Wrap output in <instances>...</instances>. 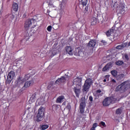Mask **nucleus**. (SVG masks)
Masks as SVG:
<instances>
[{"label":"nucleus","mask_w":130,"mask_h":130,"mask_svg":"<svg viewBox=\"0 0 130 130\" xmlns=\"http://www.w3.org/2000/svg\"><path fill=\"white\" fill-rule=\"evenodd\" d=\"M52 29V26L51 25H49L47 28V30L48 32H51V29Z\"/></svg>","instance_id":"obj_31"},{"label":"nucleus","mask_w":130,"mask_h":130,"mask_svg":"<svg viewBox=\"0 0 130 130\" xmlns=\"http://www.w3.org/2000/svg\"><path fill=\"white\" fill-rule=\"evenodd\" d=\"M111 82H112V83H116V81L114 79H111Z\"/></svg>","instance_id":"obj_37"},{"label":"nucleus","mask_w":130,"mask_h":130,"mask_svg":"<svg viewBox=\"0 0 130 130\" xmlns=\"http://www.w3.org/2000/svg\"><path fill=\"white\" fill-rule=\"evenodd\" d=\"M125 46H126V44L123 43L121 45H119L117 46L116 47V49H119V50L122 49V48H124V47H125Z\"/></svg>","instance_id":"obj_18"},{"label":"nucleus","mask_w":130,"mask_h":130,"mask_svg":"<svg viewBox=\"0 0 130 130\" xmlns=\"http://www.w3.org/2000/svg\"><path fill=\"white\" fill-rule=\"evenodd\" d=\"M64 100H66V98H64V96L60 95L57 98L56 102V103H61L63 102Z\"/></svg>","instance_id":"obj_12"},{"label":"nucleus","mask_w":130,"mask_h":130,"mask_svg":"<svg viewBox=\"0 0 130 130\" xmlns=\"http://www.w3.org/2000/svg\"><path fill=\"white\" fill-rule=\"evenodd\" d=\"M48 125H42V130H45L47 129V128H48Z\"/></svg>","instance_id":"obj_30"},{"label":"nucleus","mask_w":130,"mask_h":130,"mask_svg":"<svg viewBox=\"0 0 130 130\" xmlns=\"http://www.w3.org/2000/svg\"><path fill=\"white\" fill-rule=\"evenodd\" d=\"M12 9L14 12H18V9H19L18 4L14 3L12 5Z\"/></svg>","instance_id":"obj_16"},{"label":"nucleus","mask_w":130,"mask_h":130,"mask_svg":"<svg viewBox=\"0 0 130 130\" xmlns=\"http://www.w3.org/2000/svg\"><path fill=\"white\" fill-rule=\"evenodd\" d=\"M89 101H90V102L92 103V102H93V96H89Z\"/></svg>","instance_id":"obj_35"},{"label":"nucleus","mask_w":130,"mask_h":130,"mask_svg":"<svg viewBox=\"0 0 130 130\" xmlns=\"http://www.w3.org/2000/svg\"><path fill=\"white\" fill-rule=\"evenodd\" d=\"M91 84H92L91 82V79H87V80L85 81L83 86V92H88V91H89Z\"/></svg>","instance_id":"obj_6"},{"label":"nucleus","mask_w":130,"mask_h":130,"mask_svg":"<svg viewBox=\"0 0 130 130\" xmlns=\"http://www.w3.org/2000/svg\"><path fill=\"white\" fill-rule=\"evenodd\" d=\"M85 16H87L89 14V5H87V6H85L84 10L83 11Z\"/></svg>","instance_id":"obj_19"},{"label":"nucleus","mask_w":130,"mask_h":130,"mask_svg":"<svg viewBox=\"0 0 130 130\" xmlns=\"http://www.w3.org/2000/svg\"><path fill=\"white\" fill-rule=\"evenodd\" d=\"M97 24V18L95 17H92L91 19V25H96Z\"/></svg>","instance_id":"obj_20"},{"label":"nucleus","mask_w":130,"mask_h":130,"mask_svg":"<svg viewBox=\"0 0 130 130\" xmlns=\"http://www.w3.org/2000/svg\"><path fill=\"white\" fill-rule=\"evenodd\" d=\"M114 30L111 29L108 30L106 32V35L108 37H109V36H113L114 34Z\"/></svg>","instance_id":"obj_15"},{"label":"nucleus","mask_w":130,"mask_h":130,"mask_svg":"<svg viewBox=\"0 0 130 130\" xmlns=\"http://www.w3.org/2000/svg\"><path fill=\"white\" fill-rule=\"evenodd\" d=\"M96 44H97L96 40H90L87 44V46L88 47H90L91 48H94V47L96 46Z\"/></svg>","instance_id":"obj_8"},{"label":"nucleus","mask_w":130,"mask_h":130,"mask_svg":"<svg viewBox=\"0 0 130 130\" xmlns=\"http://www.w3.org/2000/svg\"><path fill=\"white\" fill-rule=\"evenodd\" d=\"M110 76H109V75H106L105 76V78L106 79V80H107V81H109V77H110Z\"/></svg>","instance_id":"obj_34"},{"label":"nucleus","mask_w":130,"mask_h":130,"mask_svg":"<svg viewBox=\"0 0 130 130\" xmlns=\"http://www.w3.org/2000/svg\"><path fill=\"white\" fill-rule=\"evenodd\" d=\"M73 91L76 94V97L79 98L80 94H81V85H78L73 88Z\"/></svg>","instance_id":"obj_7"},{"label":"nucleus","mask_w":130,"mask_h":130,"mask_svg":"<svg viewBox=\"0 0 130 130\" xmlns=\"http://www.w3.org/2000/svg\"><path fill=\"white\" fill-rule=\"evenodd\" d=\"M101 42L102 43H103V44H106V41H105L102 40V41H101Z\"/></svg>","instance_id":"obj_40"},{"label":"nucleus","mask_w":130,"mask_h":130,"mask_svg":"<svg viewBox=\"0 0 130 130\" xmlns=\"http://www.w3.org/2000/svg\"><path fill=\"white\" fill-rule=\"evenodd\" d=\"M30 77H31V74H30L25 75L24 78H23V81H24V82H26V81H27L28 79H30Z\"/></svg>","instance_id":"obj_23"},{"label":"nucleus","mask_w":130,"mask_h":130,"mask_svg":"<svg viewBox=\"0 0 130 130\" xmlns=\"http://www.w3.org/2000/svg\"><path fill=\"white\" fill-rule=\"evenodd\" d=\"M36 92L34 93L30 98V101H31V102H35V101L36 100Z\"/></svg>","instance_id":"obj_17"},{"label":"nucleus","mask_w":130,"mask_h":130,"mask_svg":"<svg viewBox=\"0 0 130 130\" xmlns=\"http://www.w3.org/2000/svg\"><path fill=\"white\" fill-rule=\"evenodd\" d=\"M116 99L112 98H107L104 99V101L103 102V104L104 106H109L110 104L115 103L116 101H117Z\"/></svg>","instance_id":"obj_4"},{"label":"nucleus","mask_w":130,"mask_h":130,"mask_svg":"<svg viewBox=\"0 0 130 130\" xmlns=\"http://www.w3.org/2000/svg\"><path fill=\"white\" fill-rule=\"evenodd\" d=\"M96 93H101V90L100 89H98L96 91Z\"/></svg>","instance_id":"obj_38"},{"label":"nucleus","mask_w":130,"mask_h":130,"mask_svg":"<svg viewBox=\"0 0 130 130\" xmlns=\"http://www.w3.org/2000/svg\"><path fill=\"white\" fill-rule=\"evenodd\" d=\"M106 81L107 80L105 78L103 80L104 83H106Z\"/></svg>","instance_id":"obj_44"},{"label":"nucleus","mask_w":130,"mask_h":130,"mask_svg":"<svg viewBox=\"0 0 130 130\" xmlns=\"http://www.w3.org/2000/svg\"><path fill=\"white\" fill-rule=\"evenodd\" d=\"M15 72L13 71H11L7 76V78L6 80L7 84H11L12 80L14 79L15 76Z\"/></svg>","instance_id":"obj_5"},{"label":"nucleus","mask_w":130,"mask_h":130,"mask_svg":"<svg viewBox=\"0 0 130 130\" xmlns=\"http://www.w3.org/2000/svg\"><path fill=\"white\" fill-rule=\"evenodd\" d=\"M115 64H116V66H121L123 64V61L120 60L117 61L115 62Z\"/></svg>","instance_id":"obj_27"},{"label":"nucleus","mask_w":130,"mask_h":130,"mask_svg":"<svg viewBox=\"0 0 130 130\" xmlns=\"http://www.w3.org/2000/svg\"><path fill=\"white\" fill-rule=\"evenodd\" d=\"M15 83L17 86H21L23 83H25V81L22 77H21V76H18L15 81Z\"/></svg>","instance_id":"obj_10"},{"label":"nucleus","mask_w":130,"mask_h":130,"mask_svg":"<svg viewBox=\"0 0 130 130\" xmlns=\"http://www.w3.org/2000/svg\"><path fill=\"white\" fill-rule=\"evenodd\" d=\"M128 46H130V42L128 43Z\"/></svg>","instance_id":"obj_46"},{"label":"nucleus","mask_w":130,"mask_h":130,"mask_svg":"<svg viewBox=\"0 0 130 130\" xmlns=\"http://www.w3.org/2000/svg\"><path fill=\"white\" fill-rule=\"evenodd\" d=\"M30 85H31V81H26L24 83V86L22 87V89H24V88H28V87H30Z\"/></svg>","instance_id":"obj_22"},{"label":"nucleus","mask_w":130,"mask_h":130,"mask_svg":"<svg viewBox=\"0 0 130 130\" xmlns=\"http://www.w3.org/2000/svg\"><path fill=\"white\" fill-rule=\"evenodd\" d=\"M11 17H12V18H15V16H14L13 14L12 15V16H11Z\"/></svg>","instance_id":"obj_45"},{"label":"nucleus","mask_w":130,"mask_h":130,"mask_svg":"<svg viewBox=\"0 0 130 130\" xmlns=\"http://www.w3.org/2000/svg\"><path fill=\"white\" fill-rule=\"evenodd\" d=\"M67 108H68V109H71V106L70 105H68L67 106Z\"/></svg>","instance_id":"obj_39"},{"label":"nucleus","mask_w":130,"mask_h":130,"mask_svg":"<svg viewBox=\"0 0 130 130\" xmlns=\"http://www.w3.org/2000/svg\"><path fill=\"white\" fill-rule=\"evenodd\" d=\"M129 88V81H125L122 83L121 84L117 86L115 89V91L116 92H120V93H123V92H125V90H128Z\"/></svg>","instance_id":"obj_1"},{"label":"nucleus","mask_w":130,"mask_h":130,"mask_svg":"<svg viewBox=\"0 0 130 130\" xmlns=\"http://www.w3.org/2000/svg\"><path fill=\"white\" fill-rule=\"evenodd\" d=\"M30 38H31V37H27V38L26 39V41H28V40H29Z\"/></svg>","instance_id":"obj_41"},{"label":"nucleus","mask_w":130,"mask_h":130,"mask_svg":"<svg viewBox=\"0 0 130 130\" xmlns=\"http://www.w3.org/2000/svg\"><path fill=\"white\" fill-rule=\"evenodd\" d=\"M82 83V78L77 77L74 80V83L76 85V86H81Z\"/></svg>","instance_id":"obj_11"},{"label":"nucleus","mask_w":130,"mask_h":130,"mask_svg":"<svg viewBox=\"0 0 130 130\" xmlns=\"http://www.w3.org/2000/svg\"><path fill=\"white\" fill-rule=\"evenodd\" d=\"M111 74L113 75V77H117V71L116 70H112L111 72Z\"/></svg>","instance_id":"obj_26"},{"label":"nucleus","mask_w":130,"mask_h":130,"mask_svg":"<svg viewBox=\"0 0 130 130\" xmlns=\"http://www.w3.org/2000/svg\"><path fill=\"white\" fill-rule=\"evenodd\" d=\"M90 130H95V128H94V127H92L90 128Z\"/></svg>","instance_id":"obj_43"},{"label":"nucleus","mask_w":130,"mask_h":130,"mask_svg":"<svg viewBox=\"0 0 130 130\" xmlns=\"http://www.w3.org/2000/svg\"><path fill=\"white\" fill-rule=\"evenodd\" d=\"M44 112H45V109L42 107H41L38 110V113H37L36 116V121H38V122L43 120V118H44L45 116Z\"/></svg>","instance_id":"obj_3"},{"label":"nucleus","mask_w":130,"mask_h":130,"mask_svg":"<svg viewBox=\"0 0 130 130\" xmlns=\"http://www.w3.org/2000/svg\"><path fill=\"white\" fill-rule=\"evenodd\" d=\"M124 57L126 60H128L129 58H128V55L127 54L124 55Z\"/></svg>","instance_id":"obj_36"},{"label":"nucleus","mask_w":130,"mask_h":130,"mask_svg":"<svg viewBox=\"0 0 130 130\" xmlns=\"http://www.w3.org/2000/svg\"><path fill=\"white\" fill-rule=\"evenodd\" d=\"M61 83H62V82H61V81L60 78H58V79H57V80H56V81L55 82V85H56V84L58 85V84H61Z\"/></svg>","instance_id":"obj_29"},{"label":"nucleus","mask_w":130,"mask_h":130,"mask_svg":"<svg viewBox=\"0 0 130 130\" xmlns=\"http://www.w3.org/2000/svg\"><path fill=\"white\" fill-rule=\"evenodd\" d=\"M98 126V123H94L92 125V127L94 128H96Z\"/></svg>","instance_id":"obj_33"},{"label":"nucleus","mask_w":130,"mask_h":130,"mask_svg":"<svg viewBox=\"0 0 130 130\" xmlns=\"http://www.w3.org/2000/svg\"><path fill=\"white\" fill-rule=\"evenodd\" d=\"M59 79H60V80L61 81V82H62V83H64V82H66V76H62Z\"/></svg>","instance_id":"obj_28"},{"label":"nucleus","mask_w":130,"mask_h":130,"mask_svg":"<svg viewBox=\"0 0 130 130\" xmlns=\"http://www.w3.org/2000/svg\"><path fill=\"white\" fill-rule=\"evenodd\" d=\"M100 124L102 126H104V127H106V124H105V122H104L103 121H101L100 122Z\"/></svg>","instance_id":"obj_32"},{"label":"nucleus","mask_w":130,"mask_h":130,"mask_svg":"<svg viewBox=\"0 0 130 130\" xmlns=\"http://www.w3.org/2000/svg\"><path fill=\"white\" fill-rule=\"evenodd\" d=\"M85 107H86L85 102H81L79 106L80 112L81 114H83L85 112Z\"/></svg>","instance_id":"obj_9"},{"label":"nucleus","mask_w":130,"mask_h":130,"mask_svg":"<svg viewBox=\"0 0 130 130\" xmlns=\"http://www.w3.org/2000/svg\"><path fill=\"white\" fill-rule=\"evenodd\" d=\"M123 78H124V74H121L117 76L116 79L118 81H121Z\"/></svg>","instance_id":"obj_21"},{"label":"nucleus","mask_w":130,"mask_h":130,"mask_svg":"<svg viewBox=\"0 0 130 130\" xmlns=\"http://www.w3.org/2000/svg\"><path fill=\"white\" fill-rule=\"evenodd\" d=\"M66 104H67V102L64 101L63 103H62V105H66Z\"/></svg>","instance_id":"obj_42"},{"label":"nucleus","mask_w":130,"mask_h":130,"mask_svg":"<svg viewBox=\"0 0 130 130\" xmlns=\"http://www.w3.org/2000/svg\"><path fill=\"white\" fill-rule=\"evenodd\" d=\"M115 113L117 115H119V114H121V113H122V108L117 109V110H116Z\"/></svg>","instance_id":"obj_25"},{"label":"nucleus","mask_w":130,"mask_h":130,"mask_svg":"<svg viewBox=\"0 0 130 130\" xmlns=\"http://www.w3.org/2000/svg\"><path fill=\"white\" fill-rule=\"evenodd\" d=\"M36 20L34 19H27L24 23V29L27 31L29 30V28L32 26L31 28H35L36 27Z\"/></svg>","instance_id":"obj_2"},{"label":"nucleus","mask_w":130,"mask_h":130,"mask_svg":"<svg viewBox=\"0 0 130 130\" xmlns=\"http://www.w3.org/2000/svg\"><path fill=\"white\" fill-rule=\"evenodd\" d=\"M112 66V63L109 62L103 68V72H106L108 70H109L111 68Z\"/></svg>","instance_id":"obj_14"},{"label":"nucleus","mask_w":130,"mask_h":130,"mask_svg":"<svg viewBox=\"0 0 130 130\" xmlns=\"http://www.w3.org/2000/svg\"><path fill=\"white\" fill-rule=\"evenodd\" d=\"M82 7H86L88 5V0H81V3Z\"/></svg>","instance_id":"obj_24"},{"label":"nucleus","mask_w":130,"mask_h":130,"mask_svg":"<svg viewBox=\"0 0 130 130\" xmlns=\"http://www.w3.org/2000/svg\"><path fill=\"white\" fill-rule=\"evenodd\" d=\"M66 51L70 55H73V49L71 46H67L66 47Z\"/></svg>","instance_id":"obj_13"}]
</instances>
